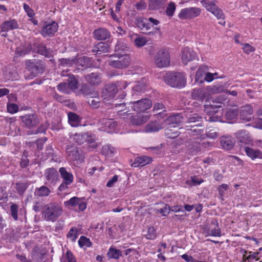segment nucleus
Here are the masks:
<instances>
[{
  "mask_svg": "<svg viewBox=\"0 0 262 262\" xmlns=\"http://www.w3.org/2000/svg\"><path fill=\"white\" fill-rule=\"evenodd\" d=\"M58 28V24L54 21H45L43 23L40 33L44 37H52L57 32Z\"/></svg>",
  "mask_w": 262,
  "mask_h": 262,
  "instance_id": "9",
  "label": "nucleus"
},
{
  "mask_svg": "<svg viewBox=\"0 0 262 262\" xmlns=\"http://www.w3.org/2000/svg\"><path fill=\"white\" fill-rule=\"evenodd\" d=\"M201 9L198 7H190L183 9L178 14V17L181 19H192L201 13Z\"/></svg>",
  "mask_w": 262,
  "mask_h": 262,
  "instance_id": "10",
  "label": "nucleus"
},
{
  "mask_svg": "<svg viewBox=\"0 0 262 262\" xmlns=\"http://www.w3.org/2000/svg\"><path fill=\"white\" fill-rule=\"evenodd\" d=\"M200 150V143L197 141L191 140L187 146V151L190 155H195Z\"/></svg>",
  "mask_w": 262,
  "mask_h": 262,
  "instance_id": "28",
  "label": "nucleus"
},
{
  "mask_svg": "<svg viewBox=\"0 0 262 262\" xmlns=\"http://www.w3.org/2000/svg\"><path fill=\"white\" fill-rule=\"evenodd\" d=\"M253 113L252 106L251 105H246L241 108L239 116L242 120L247 122L251 120V115Z\"/></svg>",
  "mask_w": 262,
  "mask_h": 262,
  "instance_id": "17",
  "label": "nucleus"
},
{
  "mask_svg": "<svg viewBox=\"0 0 262 262\" xmlns=\"http://www.w3.org/2000/svg\"><path fill=\"white\" fill-rule=\"evenodd\" d=\"M100 102V98L98 97V95L96 97H93V98H91V99L88 100V103L90 105V106L94 108L98 107L99 106V104Z\"/></svg>",
  "mask_w": 262,
  "mask_h": 262,
  "instance_id": "62",
  "label": "nucleus"
},
{
  "mask_svg": "<svg viewBox=\"0 0 262 262\" xmlns=\"http://www.w3.org/2000/svg\"><path fill=\"white\" fill-rule=\"evenodd\" d=\"M60 64L63 67H71L75 63L74 58H61L59 59Z\"/></svg>",
  "mask_w": 262,
  "mask_h": 262,
  "instance_id": "57",
  "label": "nucleus"
},
{
  "mask_svg": "<svg viewBox=\"0 0 262 262\" xmlns=\"http://www.w3.org/2000/svg\"><path fill=\"white\" fill-rule=\"evenodd\" d=\"M28 186L29 184L28 183H24L21 182H17L15 185V189L17 193L19 195H23L27 189Z\"/></svg>",
  "mask_w": 262,
  "mask_h": 262,
  "instance_id": "43",
  "label": "nucleus"
},
{
  "mask_svg": "<svg viewBox=\"0 0 262 262\" xmlns=\"http://www.w3.org/2000/svg\"><path fill=\"white\" fill-rule=\"evenodd\" d=\"M49 127V123L46 121L42 123L37 129L29 130L27 132V135H36L38 133H45L46 130Z\"/></svg>",
  "mask_w": 262,
  "mask_h": 262,
  "instance_id": "35",
  "label": "nucleus"
},
{
  "mask_svg": "<svg viewBox=\"0 0 262 262\" xmlns=\"http://www.w3.org/2000/svg\"><path fill=\"white\" fill-rule=\"evenodd\" d=\"M99 123L102 125L101 130L108 132V129H114L117 126V123L114 120L111 119L103 118L100 121Z\"/></svg>",
  "mask_w": 262,
  "mask_h": 262,
  "instance_id": "20",
  "label": "nucleus"
},
{
  "mask_svg": "<svg viewBox=\"0 0 262 262\" xmlns=\"http://www.w3.org/2000/svg\"><path fill=\"white\" fill-rule=\"evenodd\" d=\"M170 56L168 52L165 49L160 50L155 56V64L159 68L167 67L170 64Z\"/></svg>",
  "mask_w": 262,
  "mask_h": 262,
  "instance_id": "6",
  "label": "nucleus"
},
{
  "mask_svg": "<svg viewBox=\"0 0 262 262\" xmlns=\"http://www.w3.org/2000/svg\"><path fill=\"white\" fill-rule=\"evenodd\" d=\"M152 161V159L148 156H143L137 157L135 159L134 162L132 164L134 167H142L147 165Z\"/></svg>",
  "mask_w": 262,
  "mask_h": 262,
  "instance_id": "23",
  "label": "nucleus"
},
{
  "mask_svg": "<svg viewBox=\"0 0 262 262\" xmlns=\"http://www.w3.org/2000/svg\"><path fill=\"white\" fill-rule=\"evenodd\" d=\"M62 206L56 202L45 205L42 211V217L47 222H55L62 214Z\"/></svg>",
  "mask_w": 262,
  "mask_h": 262,
  "instance_id": "1",
  "label": "nucleus"
},
{
  "mask_svg": "<svg viewBox=\"0 0 262 262\" xmlns=\"http://www.w3.org/2000/svg\"><path fill=\"white\" fill-rule=\"evenodd\" d=\"M19 25L15 19H10L4 21L0 26L1 32H7L10 30L18 29Z\"/></svg>",
  "mask_w": 262,
  "mask_h": 262,
  "instance_id": "14",
  "label": "nucleus"
},
{
  "mask_svg": "<svg viewBox=\"0 0 262 262\" xmlns=\"http://www.w3.org/2000/svg\"><path fill=\"white\" fill-rule=\"evenodd\" d=\"M191 96L193 99L195 100H202L204 98V94H203L202 91L199 89L196 90L194 89L193 90Z\"/></svg>",
  "mask_w": 262,
  "mask_h": 262,
  "instance_id": "59",
  "label": "nucleus"
},
{
  "mask_svg": "<svg viewBox=\"0 0 262 262\" xmlns=\"http://www.w3.org/2000/svg\"><path fill=\"white\" fill-rule=\"evenodd\" d=\"M216 2L215 1L210 2L208 0H203L201 3L208 11L212 13L217 7L215 5Z\"/></svg>",
  "mask_w": 262,
  "mask_h": 262,
  "instance_id": "44",
  "label": "nucleus"
},
{
  "mask_svg": "<svg viewBox=\"0 0 262 262\" xmlns=\"http://www.w3.org/2000/svg\"><path fill=\"white\" fill-rule=\"evenodd\" d=\"M183 116L181 114H174L169 116L165 120L166 124L170 126V127H176L179 126L182 122Z\"/></svg>",
  "mask_w": 262,
  "mask_h": 262,
  "instance_id": "15",
  "label": "nucleus"
},
{
  "mask_svg": "<svg viewBox=\"0 0 262 262\" xmlns=\"http://www.w3.org/2000/svg\"><path fill=\"white\" fill-rule=\"evenodd\" d=\"M26 69L31 73L30 78L36 76L38 74L42 73L46 68V64L42 60H28L26 62Z\"/></svg>",
  "mask_w": 262,
  "mask_h": 262,
  "instance_id": "4",
  "label": "nucleus"
},
{
  "mask_svg": "<svg viewBox=\"0 0 262 262\" xmlns=\"http://www.w3.org/2000/svg\"><path fill=\"white\" fill-rule=\"evenodd\" d=\"M129 104L131 105V110L140 113L149 108L152 105V103L149 99H141L130 102Z\"/></svg>",
  "mask_w": 262,
  "mask_h": 262,
  "instance_id": "8",
  "label": "nucleus"
},
{
  "mask_svg": "<svg viewBox=\"0 0 262 262\" xmlns=\"http://www.w3.org/2000/svg\"><path fill=\"white\" fill-rule=\"evenodd\" d=\"M129 50V48L127 45L122 40H118L115 47V51L117 52V53H127Z\"/></svg>",
  "mask_w": 262,
  "mask_h": 262,
  "instance_id": "36",
  "label": "nucleus"
},
{
  "mask_svg": "<svg viewBox=\"0 0 262 262\" xmlns=\"http://www.w3.org/2000/svg\"><path fill=\"white\" fill-rule=\"evenodd\" d=\"M31 51V46H21L16 49V53L19 56H23L29 53Z\"/></svg>",
  "mask_w": 262,
  "mask_h": 262,
  "instance_id": "48",
  "label": "nucleus"
},
{
  "mask_svg": "<svg viewBox=\"0 0 262 262\" xmlns=\"http://www.w3.org/2000/svg\"><path fill=\"white\" fill-rule=\"evenodd\" d=\"M118 92V85L116 83H109L105 86V90L102 92L104 99L113 98Z\"/></svg>",
  "mask_w": 262,
  "mask_h": 262,
  "instance_id": "13",
  "label": "nucleus"
},
{
  "mask_svg": "<svg viewBox=\"0 0 262 262\" xmlns=\"http://www.w3.org/2000/svg\"><path fill=\"white\" fill-rule=\"evenodd\" d=\"M146 88V85L144 82L140 81L138 82L137 84L135 85L133 88V96L138 95V93H141L145 91Z\"/></svg>",
  "mask_w": 262,
  "mask_h": 262,
  "instance_id": "46",
  "label": "nucleus"
},
{
  "mask_svg": "<svg viewBox=\"0 0 262 262\" xmlns=\"http://www.w3.org/2000/svg\"><path fill=\"white\" fill-rule=\"evenodd\" d=\"M203 119L201 116L197 113L190 114L187 116L185 127L203 126Z\"/></svg>",
  "mask_w": 262,
  "mask_h": 262,
  "instance_id": "12",
  "label": "nucleus"
},
{
  "mask_svg": "<svg viewBox=\"0 0 262 262\" xmlns=\"http://www.w3.org/2000/svg\"><path fill=\"white\" fill-rule=\"evenodd\" d=\"M167 0H149L148 9L151 10H157L162 8Z\"/></svg>",
  "mask_w": 262,
  "mask_h": 262,
  "instance_id": "33",
  "label": "nucleus"
},
{
  "mask_svg": "<svg viewBox=\"0 0 262 262\" xmlns=\"http://www.w3.org/2000/svg\"><path fill=\"white\" fill-rule=\"evenodd\" d=\"M176 5L174 2H170L167 6L166 14L169 17H172L176 11Z\"/></svg>",
  "mask_w": 262,
  "mask_h": 262,
  "instance_id": "54",
  "label": "nucleus"
},
{
  "mask_svg": "<svg viewBox=\"0 0 262 262\" xmlns=\"http://www.w3.org/2000/svg\"><path fill=\"white\" fill-rule=\"evenodd\" d=\"M37 49V52L47 58H50L53 56L52 50L47 49L46 46L43 43H39L36 45Z\"/></svg>",
  "mask_w": 262,
  "mask_h": 262,
  "instance_id": "30",
  "label": "nucleus"
},
{
  "mask_svg": "<svg viewBox=\"0 0 262 262\" xmlns=\"http://www.w3.org/2000/svg\"><path fill=\"white\" fill-rule=\"evenodd\" d=\"M237 114L238 112L236 110L230 108L227 111L225 116L227 119L232 120L236 118Z\"/></svg>",
  "mask_w": 262,
  "mask_h": 262,
  "instance_id": "60",
  "label": "nucleus"
},
{
  "mask_svg": "<svg viewBox=\"0 0 262 262\" xmlns=\"http://www.w3.org/2000/svg\"><path fill=\"white\" fill-rule=\"evenodd\" d=\"M205 107L206 108L207 117H205L207 121L209 122H222V110H216L217 108L221 107L220 105H210L205 104Z\"/></svg>",
  "mask_w": 262,
  "mask_h": 262,
  "instance_id": "5",
  "label": "nucleus"
},
{
  "mask_svg": "<svg viewBox=\"0 0 262 262\" xmlns=\"http://www.w3.org/2000/svg\"><path fill=\"white\" fill-rule=\"evenodd\" d=\"M18 205L15 203H12L10 206L11 215L15 221H17L18 219Z\"/></svg>",
  "mask_w": 262,
  "mask_h": 262,
  "instance_id": "61",
  "label": "nucleus"
},
{
  "mask_svg": "<svg viewBox=\"0 0 262 262\" xmlns=\"http://www.w3.org/2000/svg\"><path fill=\"white\" fill-rule=\"evenodd\" d=\"M130 58L127 53H115L110 56L108 64L116 69H123L129 65Z\"/></svg>",
  "mask_w": 262,
  "mask_h": 262,
  "instance_id": "3",
  "label": "nucleus"
},
{
  "mask_svg": "<svg viewBox=\"0 0 262 262\" xmlns=\"http://www.w3.org/2000/svg\"><path fill=\"white\" fill-rule=\"evenodd\" d=\"M107 256L108 258H113L115 259H118L122 256L121 251L112 247H110L107 253Z\"/></svg>",
  "mask_w": 262,
  "mask_h": 262,
  "instance_id": "38",
  "label": "nucleus"
},
{
  "mask_svg": "<svg viewBox=\"0 0 262 262\" xmlns=\"http://www.w3.org/2000/svg\"><path fill=\"white\" fill-rule=\"evenodd\" d=\"M44 174L46 180L50 183L56 181L58 176V171L54 168L47 169Z\"/></svg>",
  "mask_w": 262,
  "mask_h": 262,
  "instance_id": "29",
  "label": "nucleus"
},
{
  "mask_svg": "<svg viewBox=\"0 0 262 262\" xmlns=\"http://www.w3.org/2000/svg\"><path fill=\"white\" fill-rule=\"evenodd\" d=\"M170 128L169 127L165 129V134L166 136L168 138L170 139H174L177 137L179 135L180 132L178 130H173Z\"/></svg>",
  "mask_w": 262,
  "mask_h": 262,
  "instance_id": "55",
  "label": "nucleus"
},
{
  "mask_svg": "<svg viewBox=\"0 0 262 262\" xmlns=\"http://www.w3.org/2000/svg\"><path fill=\"white\" fill-rule=\"evenodd\" d=\"M85 80L91 85H98L101 82L100 74L98 72H93L85 76Z\"/></svg>",
  "mask_w": 262,
  "mask_h": 262,
  "instance_id": "19",
  "label": "nucleus"
},
{
  "mask_svg": "<svg viewBox=\"0 0 262 262\" xmlns=\"http://www.w3.org/2000/svg\"><path fill=\"white\" fill-rule=\"evenodd\" d=\"M161 205H162L161 208L156 209V213H160L164 216H167L170 211V206L164 203H162Z\"/></svg>",
  "mask_w": 262,
  "mask_h": 262,
  "instance_id": "45",
  "label": "nucleus"
},
{
  "mask_svg": "<svg viewBox=\"0 0 262 262\" xmlns=\"http://www.w3.org/2000/svg\"><path fill=\"white\" fill-rule=\"evenodd\" d=\"M165 82L173 88H181L186 85V80L184 73L177 72H168L164 77Z\"/></svg>",
  "mask_w": 262,
  "mask_h": 262,
  "instance_id": "2",
  "label": "nucleus"
},
{
  "mask_svg": "<svg viewBox=\"0 0 262 262\" xmlns=\"http://www.w3.org/2000/svg\"><path fill=\"white\" fill-rule=\"evenodd\" d=\"M20 118L23 125L28 129L35 128L40 122L39 118L35 113L21 116Z\"/></svg>",
  "mask_w": 262,
  "mask_h": 262,
  "instance_id": "7",
  "label": "nucleus"
},
{
  "mask_svg": "<svg viewBox=\"0 0 262 262\" xmlns=\"http://www.w3.org/2000/svg\"><path fill=\"white\" fill-rule=\"evenodd\" d=\"M220 142L223 149L230 150L234 146L235 140L230 136H223L221 139Z\"/></svg>",
  "mask_w": 262,
  "mask_h": 262,
  "instance_id": "18",
  "label": "nucleus"
},
{
  "mask_svg": "<svg viewBox=\"0 0 262 262\" xmlns=\"http://www.w3.org/2000/svg\"><path fill=\"white\" fill-rule=\"evenodd\" d=\"M59 172L60 173L61 178L63 179V182H67V183H72L74 180L72 173L68 171L64 167L59 168Z\"/></svg>",
  "mask_w": 262,
  "mask_h": 262,
  "instance_id": "31",
  "label": "nucleus"
},
{
  "mask_svg": "<svg viewBox=\"0 0 262 262\" xmlns=\"http://www.w3.org/2000/svg\"><path fill=\"white\" fill-rule=\"evenodd\" d=\"M50 190L48 187L42 186L39 188H36L35 191V194L38 196H47L49 195Z\"/></svg>",
  "mask_w": 262,
  "mask_h": 262,
  "instance_id": "42",
  "label": "nucleus"
},
{
  "mask_svg": "<svg viewBox=\"0 0 262 262\" xmlns=\"http://www.w3.org/2000/svg\"><path fill=\"white\" fill-rule=\"evenodd\" d=\"M88 137V133H76L74 135V140L78 144L81 145L86 142Z\"/></svg>",
  "mask_w": 262,
  "mask_h": 262,
  "instance_id": "39",
  "label": "nucleus"
},
{
  "mask_svg": "<svg viewBox=\"0 0 262 262\" xmlns=\"http://www.w3.org/2000/svg\"><path fill=\"white\" fill-rule=\"evenodd\" d=\"M94 38L98 40H105L110 37V32L104 28H99L93 32Z\"/></svg>",
  "mask_w": 262,
  "mask_h": 262,
  "instance_id": "21",
  "label": "nucleus"
},
{
  "mask_svg": "<svg viewBox=\"0 0 262 262\" xmlns=\"http://www.w3.org/2000/svg\"><path fill=\"white\" fill-rule=\"evenodd\" d=\"M81 92L82 94L85 96H89L91 98L96 97L98 95V93L97 91H93L88 85H84L81 89Z\"/></svg>",
  "mask_w": 262,
  "mask_h": 262,
  "instance_id": "41",
  "label": "nucleus"
},
{
  "mask_svg": "<svg viewBox=\"0 0 262 262\" xmlns=\"http://www.w3.org/2000/svg\"><path fill=\"white\" fill-rule=\"evenodd\" d=\"M247 251H245V254L243 255V261H246V260L248 262H251L252 260L255 258H256L257 256L258 255L259 253L258 252H252L251 251L249 252V255L248 256H246V254L247 253Z\"/></svg>",
  "mask_w": 262,
  "mask_h": 262,
  "instance_id": "56",
  "label": "nucleus"
},
{
  "mask_svg": "<svg viewBox=\"0 0 262 262\" xmlns=\"http://www.w3.org/2000/svg\"><path fill=\"white\" fill-rule=\"evenodd\" d=\"M101 152L103 155L112 157L116 152V149L110 144L102 147Z\"/></svg>",
  "mask_w": 262,
  "mask_h": 262,
  "instance_id": "40",
  "label": "nucleus"
},
{
  "mask_svg": "<svg viewBox=\"0 0 262 262\" xmlns=\"http://www.w3.org/2000/svg\"><path fill=\"white\" fill-rule=\"evenodd\" d=\"M245 151L247 156L253 160L257 158L262 159V152L259 149L246 147L245 148Z\"/></svg>",
  "mask_w": 262,
  "mask_h": 262,
  "instance_id": "26",
  "label": "nucleus"
},
{
  "mask_svg": "<svg viewBox=\"0 0 262 262\" xmlns=\"http://www.w3.org/2000/svg\"><path fill=\"white\" fill-rule=\"evenodd\" d=\"M150 116L147 114H140L134 116L131 119L133 125L139 126L145 123L149 119Z\"/></svg>",
  "mask_w": 262,
  "mask_h": 262,
  "instance_id": "25",
  "label": "nucleus"
},
{
  "mask_svg": "<svg viewBox=\"0 0 262 262\" xmlns=\"http://www.w3.org/2000/svg\"><path fill=\"white\" fill-rule=\"evenodd\" d=\"M147 42L146 38L143 37H137L134 40L135 45L138 47H143L146 44Z\"/></svg>",
  "mask_w": 262,
  "mask_h": 262,
  "instance_id": "64",
  "label": "nucleus"
},
{
  "mask_svg": "<svg viewBox=\"0 0 262 262\" xmlns=\"http://www.w3.org/2000/svg\"><path fill=\"white\" fill-rule=\"evenodd\" d=\"M211 224H213L214 225H216L217 227V228H213L210 231V233L208 234V235H211L213 236H218L220 237L222 236L221 231L220 228L218 227L219 223L217 222V221L216 220H214V221H212Z\"/></svg>",
  "mask_w": 262,
  "mask_h": 262,
  "instance_id": "49",
  "label": "nucleus"
},
{
  "mask_svg": "<svg viewBox=\"0 0 262 262\" xmlns=\"http://www.w3.org/2000/svg\"><path fill=\"white\" fill-rule=\"evenodd\" d=\"M108 51V45L104 42H100L96 45L92 50V52L96 54H101Z\"/></svg>",
  "mask_w": 262,
  "mask_h": 262,
  "instance_id": "32",
  "label": "nucleus"
},
{
  "mask_svg": "<svg viewBox=\"0 0 262 262\" xmlns=\"http://www.w3.org/2000/svg\"><path fill=\"white\" fill-rule=\"evenodd\" d=\"M66 151L69 160L76 161L77 163L83 161L82 156L80 154L78 147L68 145L66 146Z\"/></svg>",
  "mask_w": 262,
  "mask_h": 262,
  "instance_id": "11",
  "label": "nucleus"
},
{
  "mask_svg": "<svg viewBox=\"0 0 262 262\" xmlns=\"http://www.w3.org/2000/svg\"><path fill=\"white\" fill-rule=\"evenodd\" d=\"M68 121L73 127H77L80 123L79 116L75 113L69 112L68 114Z\"/></svg>",
  "mask_w": 262,
  "mask_h": 262,
  "instance_id": "34",
  "label": "nucleus"
},
{
  "mask_svg": "<svg viewBox=\"0 0 262 262\" xmlns=\"http://www.w3.org/2000/svg\"><path fill=\"white\" fill-rule=\"evenodd\" d=\"M135 23L137 27L142 31V32L146 34V33H149L147 32V28L149 24L147 18L142 17H137L135 19Z\"/></svg>",
  "mask_w": 262,
  "mask_h": 262,
  "instance_id": "27",
  "label": "nucleus"
},
{
  "mask_svg": "<svg viewBox=\"0 0 262 262\" xmlns=\"http://www.w3.org/2000/svg\"><path fill=\"white\" fill-rule=\"evenodd\" d=\"M67 83L68 86L72 90H76L78 88V81L74 75L69 76L68 80Z\"/></svg>",
  "mask_w": 262,
  "mask_h": 262,
  "instance_id": "47",
  "label": "nucleus"
},
{
  "mask_svg": "<svg viewBox=\"0 0 262 262\" xmlns=\"http://www.w3.org/2000/svg\"><path fill=\"white\" fill-rule=\"evenodd\" d=\"M78 230L75 227L72 228L68 232L67 236L72 242H74L77 237Z\"/></svg>",
  "mask_w": 262,
  "mask_h": 262,
  "instance_id": "58",
  "label": "nucleus"
},
{
  "mask_svg": "<svg viewBox=\"0 0 262 262\" xmlns=\"http://www.w3.org/2000/svg\"><path fill=\"white\" fill-rule=\"evenodd\" d=\"M75 63L77 66L81 67L83 69L91 68L93 62L91 58L87 56H82L75 59Z\"/></svg>",
  "mask_w": 262,
  "mask_h": 262,
  "instance_id": "22",
  "label": "nucleus"
},
{
  "mask_svg": "<svg viewBox=\"0 0 262 262\" xmlns=\"http://www.w3.org/2000/svg\"><path fill=\"white\" fill-rule=\"evenodd\" d=\"M164 108L165 106L163 103L158 102L154 104L153 111L154 112H158L161 111L160 112H158L157 115L161 116L162 111H165Z\"/></svg>",
  "mask_w": 262,
  "mask_h": 262,
  "instance_id": "63",
  "label": "nucleus"
},
{
  "mask_svg": "<svg viewBox=\"0 0 262 262\" xmlns=\"http://www.w3.org/2000/svg\"><path fill=\"white\" fill-rule=\"evenodd\" d=\"M203 126H196L193 127H185L186 130L189 132V134L192 135H200L203 132V129L202 128Z\"/></svg>",
  "mask_w": 262,
  "mask_h": 262,
  "instance_id": "53",
  "label": "nucleus"
},
{
  "mask_svg": "<svg viewBox=\"0 0 262 262\" xmlns=\"http://www.w3.org/2000/svg\"><path fill=\"white\" fill-rule=\"evenodd\" d=\"M235 136L240 143L245 144H249L251 141V139L246 130H241L235 133Z\"/></svg>",
  "mask_w": 262,
  "mask_h": 262,
  "instance_id": "24",
  "label": "nucleus"
},
{
  "mask_svg": "<svg viewBox=\"0 0 262 262\" xmlns=\"http://www.w3.org/2000/svg\"><path fill=\"white\" fill-rule=\"evenodd\" d=\"M80 199L76 196H74L71 198L69 200L64 202V205L66 206H71L73 208L77 207Z\"/></svg>",
  "mask_w": 262,
  "mask_h": 262,
  "instance_id": "51",
  "label": "nucleus"
},
{
  "mask_svg": "<svg viewBox=\"0 0 262 262\" xmlns=\"http://www.w3.org/2000/svg\"><path fill=\"white\" fill-rule=\"evenodd\" d=\"M147 28V32L149 33H146L148 35H154L156 34H159L160 33V29L159 27L154 26L151 24L149 23Z\"/></svg>",
  "mask_w": 262,
  "mask_h": 262,
  "instance_id": "52",
  "label": "nucleus"
},
{
  "mask_svg": "<svg viewBox=\"0 0 262 262\" xmlns=\"http://www.w3.org/2000/svg\"><path fill=\"white\" fill-rule=\"evenodd\" d=\"M79 246L82 248L84 246L91 247L92 246V243L90 239L84 236H81L78 241Z\"/></svg>",
  "mask_w": 262,
  "mask_h": 262,
  "instance_id": "50",
  "label": "nucleus"
},
{
  "mask_svg": "<svg viewBox=\"0 0 262 262\" xmlns=\"http://www.w3.org/2000/svg\"><path fill=\"white\" fill-rule=\"evenodd\" d=\"M196 57V54L188 47H185L182 51V60L183 63L186 64L190 61L193 60Z\"/></svg>",
  "mask_w": 262,
  "mask_h": 262,
  "instance_id": "16",
  "label": "nucleus"
},
{
  "mask_svg": "<svg viewBox=\"0 0 262 262\" xmlns=\"http://www.w3.org/2000/svg\"><path fill=\"white\" fill-rule=\"evenodd\" d=\"M161 128V125L157 121H152L146 126L145 131L147 133L156 132L159 131Z\"/></svg>",
  "mask_w": 262,
  "mask_h": 262,
  "instance_id": "37",
  "label": "nucleus"
}]
</instances>
